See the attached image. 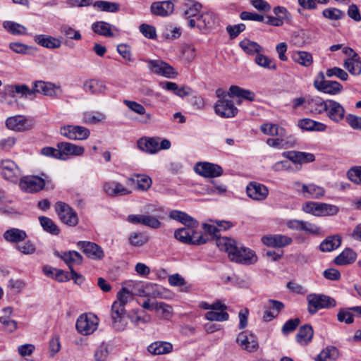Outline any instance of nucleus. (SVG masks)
Wrapping results in <instances>:
<instances>
[{
	"label": "nucleus",
	"instance_id": "bf43d9fd",
	"mask_svg": "<svg viewBox=\"0 0 361 361\" xmlns=\"http://www.w3.org/2000/svg\"><path fill=\"white\" fill-rule=\"evenodd\" d=\"M111 319V327L117 331H124L128 324L130 316L127 314L119 316Z\"/></svg>",
	"mask_w": 361,
	"mask_h": 361
},
{
	"label": "nucleus",
	"instance_id": "f704fd0d",
	"mask_svg": "<svg viewBox=\"0 0 361 361\" xmlns=\"http://www.w3.org/2000/svg\"><path fill=\"white\" fill-rule=\"evenodd\" d=\"M169 217L173 220L180 222L187 227H197L198 222L188 214L179 211L172 210L169 213Z\"/></svg>",
	"mask_w": 361,
	"mask_h": 361
},
{
	"label": "nucleus",
	"instance_id": "4468645a",
	"mask_svg": "<svg viewBox=\"0 0 361 361\" xmlns=\"http://www.w3.org/2000/svg\"><path fill=\"white\" fill-rule=\"evenodd\" d=\"M195 171L203 177L214 178L223 173L222 168L209 162H198L194 167Z\"/></svg>",
	"mask_w": 361,
	"mask_h": 361
},
{
	"label": "nucleus",
	"instance_id": "473e14b6",
	"mask_svg": "<svg viewBox=\"0 0 361 361\" xmlns=\"http://www.w3.org/2000/svg\"><path fill=\"white\" fill-rule=\"evenodd\" d=\"M159 137L141 138L137 141V147L144 152L155 154L159 151Z\"/></svg>",
	"mask_w": 361,
	"mask_h": 361
},
{
	"label": "nucleus",
	"instance_id": "0e129e2a",
	"mask_svg": "<svg viewBox=\"0 0 361 361\" xmlns=\"http://www.w3.org/2000/svg\"><path fill=\"white\" fill-rule=\"evenodd\" d=\"M290 160H282L276 162L271 166L272 171L275 172H281V171H293V166H291Z\"/></svg>",
	"mask_w": 361,
	"mask_h": 361
},
{
	"label": "nucleus",
	"instance_id": "0eeeda50",
	"mask_svg": "<svg viewBox=\"0 0 361 361\" xmlns=\"http://www.w3.org/2000/svg\"><path fill=\"white\" fill-rule=\"evenodd\" d=\"M60 133L69 140H85L90 135L89 129L80 126L67 125L61 127Z\"/></svg>",
	"mask_w": 361,
	"mask_h": 361
},
{
	"label": "nucleus",
	"instance_id": "3c124183",
	"mask_svg": "<svg viewBox=\"0 0 361 361\" xmlns=\"http://www.w3.org/2000/svg\"><path fill=\"white\" fill-rule=\"evenodd\" d=\"M134 295L132 292L128 290L126 288L123 287L116 294V300L115 303L125 307V306L133 300Z\"/></svg>",
	"mask_w": 361,
	"mask_h": 361
},
{
	"label": "nucleus",
	"instance_id": "680f3d73",
	"mask_svg": "<svg viewBox=\"0 0 361 361\" xmlns=\"http://www.w3.org/2000/svg\"><path fill=\"white\" fill-rule=\"evenodd\" d=\"M255 63L264 68H267L269 70H275L276 68V66L275 63H274L268 56L258 54L255 57Z\"/></svg>",
	"mask_w": 361,
	"mask_h": 361
},
{
	"label": "nucleus",
	"instance_id": "4c0bfd02",
	"mask_svg": "<svg viewBox=\"0 0 361 361\" xmlns=\"http://www.w3.org/2000/svg\"><path fill=\"white\" fill-rule=\"evenodd\" d=\"M56 255L63 260V262L68 266L70 270L73 269V266L79 265L82 262V255L74 250L64 252L61 255H59V253Z\"/></svg>",
	"mask_w": 361,
	"mask_h": 361
},
{
	"label": "nucleus",
	"instance_id": "f8f14e48",
	"mask_svg": "<svg viewBox=\"0 0 361 361\" xmlns=\"http://www.w3.org/2000/svg\"><path fill=\"white\" fill-rule=\"evenodd\" d=\"M147 63L151 72L155 74L168 78H173L178 75L172 66L163 61L149 60Z\"/></svg>",
	"mask_w": 361,
	"mask_h": 361
},
{
	"label": "nucleus",
	"instance_id": "ea45409f",
	"mask_svg": "<svg viewBox=\"0 0 361 361\" xmlns=\"http://www.w3.org/2000/svg\"><path fill=\"white\" fill-rule=\"evenodd\" d=\"M3 236L5 240L7 242L11 243H18L25 240V239L27 238V234L23 230L12 228L6 230L4 233Z\"/></svg>",
	"mask_w": 361,
	"mask_h": 361
},
{
	"label": "nucleus",
	"instance_id": "9b49d317",
	"mask_svg": "<svg viewBox=\"0 0 361 361\" xmlns=\"http://www.w3.org/2000/svg\"><path fill=\"white\" fill-rule=\"evenodd\" d=\"M6 126L11 130L22 132L32 128L34 122L31 118L22 115H17L8 117L6 121Z\"/></svg>",
	"mask_w": 361,
	"mask_h": 361
},
{
	"label": "nucleus",
	"instance_id": "393cba45",
	"mask_svg": "<svg viewBox=\"0 0 361 361\" xmlns=\"http://www.w3.org/2000/svg\"><path fill=\"white\" fill-rule=\"evenodd\" d=\"M236 340L240 346L248 352L256 351L258 348V343L252 334L248 336L246 331L240 333Z\"/></svg>",
	"mask_w": 361,
	"mask_h": 361
},
{
	"label": "nucleus",
	"instance_id": "338daca9",
	"mask_svg": "<svg viewBox=\"0 0 361 361\" xmlns=\"http://www.w3.org/2000/svg\"><path fill=\"white\" fill-rule=\"evenodd\" d=\"M300 323V320L298 318L288 320L282 326V333L284 335H288V334L295 331Z\"/></svg>",
	"mask_w": 361,
	"mask_h": 361
},
{
	"label": "nucleus",
	"instance_id": "58836bf2",
	"mask_svg": "<svg viewBox=\"0 0 361 361\" xmlns=\"http://www.w3.org/2000/svg\"><path fill=\"white\" fill-rule=\"evenodd\" d=\"M327 100L324 101L319 97H314L307 99V109L312 113L321 114L326 109Z\"/></svg>",
	"mask_w": 361,
	"mask_h": 361
},
{
	"label": "nucleus",
	"instance_id": "5701e85b",
	"mask_svg": "<svg viewBox=\"0 0 361 361\" xmlns=\"http://www.w3.org/2000/svg\"><path fill=\"white\" fill-rule=\"evenodd\" d=\"M103 190L106 194L112 197L126 195L131 193V191L128 188L116 181L105 182L103 185Z\"/></svg>",
	"mask_w": 361,
	"mask_h": 361
},
{
	"label": "nucleus",
	"instance_id": "6e6552de",
	"mask_svg": "<svg viewBox=\"0 0 361 361\" xmlns=\"http://www.w3.org/2000/svg\"><path fill=\"white\" fill-rule=\"evenodd\" d=\"M320 80H315L314 81V87L320 92L331 95H335L340 93L343 90V86L337 81L326 80L324 75L322 72L319 73Z\"/></svg>",
	"mask_w": 361,
	"mask_h": 361
},
{
	"label": "nucleus",
	"instance_id": "412c9836",
	"mask_svg": "<svg viewBox=\"0 0 361 361\" xmlns=\"http://www.w3.org/2000/svg\"><path fill=\"white\" fill-rule=\"evenodd\" d=\"M282 156L297 164L311 163L315 160L313 154L305 152L288 151L283 152Z\"/></svg>",
	"mask_w": 361,
	"mask_h": 361
},
{
	"label": "nucleus",
	"instance_id": "5fc2aeb1",
	"mask_svg": "<svg viewBox=\"0 0 361 361\" xmlns=\"http://www.w3.org/2000/svg\"><path fill=\"white\" fill-rule=\"evenodd\" d=\"M184 6V16L186 18L196 16L202 9V4L194 1H189Z\"/></svg>",
	"mask_w": 361,
	"mask_h": 361
},
{
	"label": "nucleus",
	"instance_id": "79ce46f5",
	"mask_svg": "<svg viewBox=\"0 0 361 361\" xmlns=\"http://www.w3.org/2000/svg\"><path fill=\"white\" fill-rule=\"evenodd\" d=\"M292 59L294 62L304 66L309 67L313 63L312 54L305 51H297L293 53Z\"/></svg>",
	"mask_w": 361,
	"mask_h": 361
},
{
	"label": "nucleus",
	"instance_id": "a878e982",
	"mask_svg": "<svg viewBox=\"0 0 361 361\" xmlns=\"http://www.w3.org/2000/svg\"><path fill=\"white\" fill-rule=\"evenodd\" d=\"M34 41L38 45L50 49H58L61 45L59 39L47 35H36L34 36Z\"/></svg>",
	"mask_w": 361,
	"mask_h": 361
},
{
	"label": "nucleus",
	"instance_id": "c03bdc74",
	"mask_svg": "<svg viewBox=\"0 0 361 361\" xmlns=\"http://www.w3.org/2000/svg\"><path fill=\"white\" fill-rule=\"evenodd\" d=\"M356 257L357 255L353 250L347 248L335 258L334 262L340 266L352 264L355 261Z\"/></svg>",
	"mask_w": 361,
	"mask_h": 361
},
{
	"label": "nucleus",
	"instance_id": "b1692460",
	"mask_svg": "<svg viewBox=\"0 0 361 361\" xmlns=\"http://www.w3.org/2000/svg\"><path fill=\"white\" fill-rule=\"evenodd\" d=\"M0 166L4 178L11 181L15 180L20 173L18 166L11 159L3 160Z\"/></svg>",
	"mask_w": 361,
	"mask_h": 361
},
{
	"label": "nucleus",
	"instance_id": "e433bc0d",
	"mask_svg": "<svg viewBox=\"0 0 361 361\" xmlns=\"http://www.w3.org/2000/svg\"><path fill=\"white\" fill-rule=\"evenodd\" d=\"M215 24L216 16L211 11L202 13L197 18V27L200 30L212 29Z\"/></svg>",
	"mask_w": 361,
	"mask_h": 361
},
{
	"label": "nucleus",
	"instance_id": "f257e3e1",
	"mask_svg": "<svg viewBox=\"0 0 361 361\" xmlns=\"http://www.w3.org/2000/svg\"><path fill=\"white\" fill-rule=\"evenodd\" d=\"M216 245L221 250L228 254V258L235 262L251 264L257 261L255 252L245 247H239L237 243L228 238H221L216 240Z\"/></svg>",
	"mask_w": 361,
	"mask_h": 361
},
{
	"label": "nucleus",
	"instance_id": "37998d69",
	"mask_svg": "<svg viewBox=\"0 0 361 361\" xmlns=\"http://www.w3.org/2000/svg\"><path fill=\"white\" fill-rule=\"evenodd\" d=\"M339 355L338 350L332 345L323 349L316 357V361H335Z\"/></svg>",
	"mask_w": 361,
	"mask_h": 361
},
{
	"label": "nucleus",
	"instance_id": "c756f323",
	"mask_svg": "<svg viewBox=\"0 0 361 361\" xmlns=\"http://www.w3.org/2000/svg\"><path fill=\"white\" fill-rule=\"evenodd\" d=\"M136 183L135 188L142 191H147L152 184L151 178L145 174H135L127 180V184Z\"/></svg>",
	"mask_w": 361,
	"mask_h": 361
},
{
	"label": "nucleus",
	"instance_id": "052dcab7",
	"mask_svg": "<svg viewBox=\"0 0 361 361\" xmlns=\"http://www.w3.org/2000/svg\"><path fill=\"white\" fill-rule=\"evenodd\" d=\"M105 119V115L101 112H85L82 120L87 124H96Z\"/></svg>",
	"mask_w": 361,
	"mask_h": 361
},
{
	"label": "nucleus",
	"instance_id": "69168bd1",
	"mask_svg": "<svg viewBox=\"0 0 361 361\" xmlns=\"http://www.w3.org/2000/svg\"><path fill=\"white\" fill-rule=\"evenodd\" d=\"M140 32L148 39H155L157 37L156 29L154 26L148 24H141L139 26Z\"/></svg>",
	"mask_w": 361,
	"mask_h": 361
},
{
	"label": "nucleus",
	"instance_id": "39448f33",
	"mask_svg": "<svg viewBox=\"0 0 361 361\" xmlns=\"http://www.w3.org/2000/svg\"><path fill=\"white\" fill-rule=\"evenodd\" d=\"M55 210L60 220L69 226H75L78 224L76 212L66 202L59 201L55 204Z\"/></svg>",
	"mask_w": 361,
	"mask_h": 361
},
{
	"label": "nucleus",
	"instance_id": "bb28decb",
	"mask_svg": "<svg viewBox=\"0 0 361 361\" xmlns=\"http://www.w3.org/2000/svg\"><path fill=\"white\" fill-rule=\"evenodd\" d=\"M150 9L154 15L166 16L173 13L174 5L171 1L154 2L151 5Z\"/></svg>",
	"mask_w": 361,
	"mask_h": 361
},
{
	"label": "nucleus",
	"instance_id": "2eb2a0df",
	"mask_svg": "<svg viewBox=\"0 0 361 361\" xmlns=\"http://www.w3.org/2000/svg\"><path fill=\"white\" fill-rule=\"evenodd\" d=\"M77 246L86 256L94 260H101L104 257L102 248L97 244L90 241H79Z\"/></svg>",
	"mask_w": 361,
	"mask_h": 361
},
{
	"label": "nucleus",
	"instance_id": "423d86ee",
	"mask_svg": "<svg viewBox=\"0 0 361 361\" xmlns=\"http://www.w3.org/2000/svg\"><path fill=\"white\" fill-rule=\"evenodd\" d=\"M98 318L94 314H82L77 319L76 329L82 335H90L97 328Z\"/></svg>",
	"mask_w": 361,
	"mask_h": 361
},
{
	"label": "nucleus",
	"instance_id": "7c9ffc66",
	"mask_svg": "<svg viewBox=\"0 0 361 361\" xmlns=\"http://www.w3.org/2000/svg\"><path fill=\"white\" fill-rule=\"evenodd\" d=\"M313 336L312 326L310 324H305L300 327L295 335V339L300 345H307L312 341Z\"/></svg>",
	"mask_w": 361,
	"mask_h": 361
},
{
	"label": "nucleus",
	"instance_id": "f03ea898",
	"mask_svg": "<svg viewBox=\"0 0 361 361\" xmlns=\"http://www.w3.org/2000/svg\"><path fill=\"white\" fill-rule=\"evenodd\" d=\"M309 314H315L319 310L331 309L336 305V300L326 295L310 293L306 298Z\"/></svg>",
	"mask_w": 361,
	"mask_h": 361
},
{
	"label": "nucleus",
	"instance_id": "6ab92c4d",
	"mask_svg": "<svg viewBox=\"0 0 361 361\" xmlns=\"http://www.w3.org/2000/svg\"><path fill=\"white\" fill-rule=\"evenodd\" d=\"M246 192L249 197L257 201L264 200L269 195L267 187L257 182L250 183L247 185Z\"/></svg>",
	"mask_w": 361,
	"mask_h": 361
},
{
	"label": "nucleus",
	"instance_id": "1a4fd4ad",
	"mask_svg": "<svg viewBox=\"0 0 361 361\" xmlns=\"http://www.w3.org/2000/svg\"><path fill=\"white\" fill-rule=\"evenodd\" d=\"M45 185V180L37 176H27L20 178V188L26 192L33 193L42 190Z\"/></svg>",
	"mask_w": 361,
	"mask_h": 361
},
{
	"label": "nucleus",
	"instance_id": "dca6fc26",
	"mask_svg": "<svg viewBox=\"0 0 361 361\" xmlns=\"http://www.w3.org/2000/svg\"><path fill=\"white\" fill-rule=\"evenodd\" d=\"M57 147L59 149V159L61 160L66 159L68 156H80L85 152L83 147L66 142H59Z\"/></svg>",
	"mask_w": 361,
	"mask_h": 361
},
{
	"label": "nucleus",
	"instance_id": "a18cd8bd",
	"mask_svg": "<svg viewBox=\"0 0 361 361\" xmlns=\"http://www.w3.org/2000/svg\"><path fill=\"white\" fill-rule=\"evenodd\" d=\"M341 243V238L339 235H332L327 237L319 245L320 250L322 252H331L338 248Z\"/></svg>",
	"mask_w": 361,
	"mask_h": 361
},
{
	"label": "nucleus",
	"instance_id": "de8ad7c7",
	"mask_svg": "<svg viewBox=\"0 0 361 361\" xmlns=\"http://www.w3.org/2000/svg\"><path fill=\"white\" fill-rule=\"evenodd\" d=\"M260 130L263 133L271 136L286 137V135L283 128L274 123H264L260 126Z\"/></svg>",
	"mask_w": 361,
	"mask_h": 361
},
{
	"label": "nucleus",
	"instance_id": "7ed1b4c3",
	"mask_svg": "<svg viewBox=\"0 0 361 361\" xmlns=\"http://www.w3.org/2000/svg\"><path fill=\"white\" fill-rule=\"evenodd\" d=\"M302 211L316 216H326L336 215L339 212V208L334 204L307 202L302 205Z\"/></svg>",
	"mask_w": 361,
	"mask_h": 361
},
{
	"label": "nucleus",
	"instance_id": "20e7f679",
	"mask_svg": "<svg viewBox=\"0 0 361 361\" xmlns=\"http://www.w3.org/2000/svg\"><path fill=\"white\" fill-rule=\"evenodd\" d=\"M197 227H184L175 231L174 237L181 243L189 245H202L207 241V238L200 235L195 231Z\"/></svg>",
	"mask_w": 361,
	"mask_h": 361
},
{
	"label": "nucleus",
	"instance_id": "c9c22d12",
	"mask_svg": "<svg viewBox=\"0 0 361 361\" xmlns=\"http://www.w3.org/2000/svg\"><path fill=\"white\" fill-rule=\"evenodd\" d=\"M298 126L301 129L307 131L324 132L327 128L326 124L310 118H302L299 120Z\"/></svg>",
	"mask_w": 361,
	"mask_h": 361
},
{
	"label": "nucleus",
	"instance_id": "13d9d810",
	"mask_svg": "<svg viewBox=\"0 0 361 361\" xmlns=\"http://www.w3.org/2000/svg\"><path fill=\"white\" fill-rule=\"evenodd\" d=\"M4 27L10 33L15 35L26 34V27L19 23L13 21H5L3 23Z\"/></svg>",
	"mask_w": 361,
	"mask_h": 361
},
{
	"label": "nucleus",
	"instance_id": "a211bd4d",
	"mask_svg": "<svg viewBox=\"0 0 361 361\" xmlns=\"http://www.w3.org/2000/svg\"><path fill=\"white\" fill-rule=\"evenodd\" d=\"M325 112L328 118L335 122L339 123L345 116V109L336 101L327 99L326 109Z\"/></svg>",
	"mask_w": 361,
	"mask_h": 361
},
{
	"label": "nucleus",
	"instance_id": "4be33fe9",
	"mask_svg": "<svg viewBox=\"0 0 361 361\" xmlns=\"http://www.w3.org/2000/svg\"><path fill=\"white\" fill-rule=\"evenodd\" d=\"M123 102L130 111L142 116L139 122L143 124L151 123L152 114L146 112V109L142 104L128 99H124Z\"/></svg>",
	"mask_w": 361,
	"mask_h": 361
},
{
	"label": "nucleus",
	"instance_id": "72a5a7b5",
	"mask_svg": "<svg viewBox=\"0 0 361 361\" xmlns=\"http://www.w3.org/2000/svg\"><path fill=\"white\" fill-rule=\"evenodd\" d=\"M300 192L305 198L319 199L325 195V190L314 184H302Z\"/></svg>",
	"mask_w": 361,
	"mask_h": 361
},
{
	"label": "nucleus",
	"instance_id": "ddd939ff",
	"mask_svg": "<svg viewBox=\"0 0 361 361\" xmlns=\"http://www.w3.org/2000/svg\"><path fill=\"white\" fill-rule=\"evenodd\" d=\"M262 243L270 247L281 248L290 245L293 243L291 237L282 234H269L263 235Z\"/></svg>",
	"mask_w": 361,
	"mask_h": 361
},
{
	"label": "nucleus",
	"instance_id": "8fccbe9b",
	"mask_svg": "<svg viewBox=\"0 0 361 361\" xmlns=\"http://www.w3.org/2000/svg\"><path fill=\"white\" fill-rule=\"evenodd\" d=\"M343 66L353 75H359L361 73V61L359 56L347 59L344 61Z\"/></svg>",
	"mask_w": 361,
	"mask_h": 361
},
{
	"label": "nucleus",
	"instance_id": "e2e57ef3",
	"mask_svg": "<svg viewBox=\"0 0 361 361\" xmlns=\"http://www.w3.org/2000/svg\"><path fill=\"white\" fill-rule=\"evenodd\" d=\"M326 75L328 78L336 76L343 81H346L348 78V73L344 70L338 67H334L327 69L326 71Z\"/></svg>",
	"mask_w": 361,
	"mask_h": 361
},
{
	"label": "nucleus",
	"instance_id": "603ef678",
	"mask_svg": "<svg viewBox=\"0 0 361 361\" xmlns=\"http://www.w3.org/2000/svg\"><path fill=\"white\" fill-rule=\"evenodd\" d=\"M39 221L45 231L52 235H58L59 233L60 230L58 226L50 218L42 216L39 217Z\"/></svg>",
	"mask_w": 361,
	"mask_h": 361
},
{
	"label": "nucleus",
	"instance_id": "49530a36",
	"mask_svg": "<svg viewBox=\"0 0 361 361\" xmlns=\"http://www.w3.org/2000/svg\"><path fill=\"white\" fill-rule=\"evenodd\" d=\"M281 137L276 139H268L267 143L269 146L278 149H286L293 147L295 143V140L293 136L288 137V140Z\"/></svg>",
	"mask_w": 361,
	"mask_h": 361
},
{
	"label": "nucleus",
	"instance_id": "4d7b16f0",
	"mask_svg": "<svg viewBox=\"0 0 361 361\" xmlns=\"http://www.w3.org/2000/svg\"><path fill=\"white\" fill-rule=\"evenodd\" d=\"M148 240V236L140 232L132 233L128 237L129 243L134 247H142L145 245Z\"/></svg>",
	"mask_w": 361,
	"mask_h": 361
},
{
	"label": "nucleus",
	"instance_id": "9d476101",
	"mask_svg": "<svg viewBox=\"0 0 361 361\" xmlns=\"http://www.w3.org/2000/svg\"><path fill=\"white\" fill-rule=\"evenodd\" d=\"M214 111L221 118H230L235 116L238 110L231 98H228L218 99L214 105Z\"/></svg>",
	"mask_w": 361,
	"mask_h": 361
},
{
	"label": "nucleus",
	"instance_id": "774afa93",
	"mask_svg": "<svg viewBox=\"0 0 361 361\" xmlns=\"http://www.w3.org/2000/svg\"><path fill=\"white\" fill-rule=\"evenodd\" d=\"M348 177L355 183H361V166H355L350 169L348 171Z\"/></svg>",
	"mask_w": 361,
	"mask_h": 361
},
{
	"label": "nucleus",
	"instance_id": "6e6d98bb",
	"mask_svg": "<svg viewBox=\"0 0 361 361\" xmlns=\"http://www.w3.org/2000/svg\"><path fill=\"white\" fill-rule=\"evenodd\" d=\"M94 6L102 11L110 13H116L120 9V6L118 3L106 1H97L94 2Z\"/></svg>",
	"mask_w": 361,
	"mask_h": 361
},
{
	"label": "nucleus",
	"instance_id": "cd10ccee",
	"mask_svg": "<svg viewBox=\"0 0 361 361\" xmlns=\"http://www.w3.org/2000/svg\"><path fill=\"white\" fill-rule=\"evenodd\" d=\"M229 94L232 97H235L238 99L237 101L238 104H240L243 99L252 102L255 98V94L253 92L241 88L237 85H231L230 87Z\"/></svg>",
	"mask_w": 361,
	"mask_h": 361
},
{
	"label": "nucleus",
	"instance_id": "a19ab883",
	"mask_svg": "<svg viewBox=\"0 0 361 361\" xmlns=\"http://www.w3.org/2000/svg\"><path fill=\"white\" fill-rule=\"evenodd\" d=\"M173 345L171 343L165 341H156L151 343L147 350L153 355L167 354L172 351Z\"/></svg>",
	"mask_w": 361,
	"mask_h": 361
},
{
	"label": "nucleus",
	"instance_id": "864d4df0",
	"mask_svg": "<svg viewBox=\"0 0 361 361\" xmlns=\"http://www.w3.org/2000/svg\"><path fill=\"white\" fill-rule=\"evenodd\" d=\"M227 310L218 309V310H211L207 312L204 317L209 321L225 322L228 320L229 315Z\"/></svg>",
	"mask_w": 361,
	"mask_h": 361
},
{
	"label": "nucleus",
	"instance_id": "f3484780",
	"mask_svg": "<svg viewBox=\"0 0 361 361\" xmlns=\"http://www.w3.org/2000/svg\"><path fill=\"white\" fill-rule=\"evenodd\" d=\"M32 90L34 91V94L37 92L51 97H58L62 92L59 86H56L51 82L44 81L35 82Z\"/></svg>",
	"mask_w": 361,
	"mask_h": 361
},
{
	"label": "nucleus",
	"instance_id": "09e8293b",
	"mask_svg": "<svg viewBox=\"0 0 361 361\" xmlns=\"http://www.w3.org/2000/svg\"><path fill=\"white\" fill-rule=\"evenodd\" d=\"M240 48L247 54L253 55L263 51L262 47L255 42L245 39L239 44Z\"/></svg>",
	"mask_w": 361,
	"mask_h": 361
},
{
	"label": "nucleus",
	"instance_id": "aec40b11",
	"mask_svg": "<svg viewBox=\"0 0 361 361\" xmlns=\"http://www.w3.org/2000/svg\"><path fill=\"white\" fill-rule=\"evenodd\" d=\"M83 90L88 94L104 95L107 93L108 87L106 83L102 80L89 79L83 82Z\"/></svg>",
	"mask_w": 361,
	"mask_h": 361
},
{
	"label": "nucleus",
	"instance_id": "c85d7f7f",
	"mask_svg": "<svg viewBox=\"0 0 361 361\" xmlns=\"http://www.w3.org/2000/svg\"><path fill=\"white\" fill-rule=\"evenodd\" d=\"M92 30L94 33L106 37H114L115 36L114 31L117 30L115 26L105 21L94 23L92 25Z\"/></svg>",
	"mask_w": 361,
	"mask_h": 361
},
{
	"label": "nucleus",
	"instance_id": "2f4dec72",
	"mask_svg": "<svg viewBox=\"0 0 361 361\" xmlns=\"http://www.w3.org/2000/svg\"><path fill=\"white\" fill-rule=\"evenodd\" d=\"M6 90L11 97H15V94H18L20 97L32 98L34 97V91L30 89L27 85H8L6 86Z\"/></svg>",
	"mask_w": 361,
	"mask_h": 361
}]
</instances>
